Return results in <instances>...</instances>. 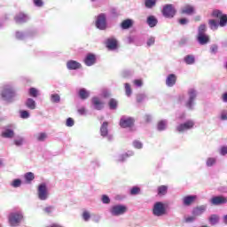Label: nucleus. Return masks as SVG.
Wrapping results in <instances>:
<instances>
[{
  "mask_svg": "<svg viewBox=\"0 0 227 227\" xmlns=\"http://www.w3.org/2000/svg\"><path fill=\"white\" fill-rule=\"evenodd\" d=\"M0 98L7 104L15 102L17 98V91L12 84H5L0 90Z\"/></svg>",
  "mask_w": 227,
  "mask_h": 227,
  "instance_id": "obj_1",
  "label": "nucleus"
},
{
  "mask_svg": "<svg viewBox=\"0 0 227 227\" xmlns=\"http://www.w3.org/2000/svg\"><path fill=\"white\" fill-rule=\"evenodd\" d=\"M8 219L11 226H19L24 219V215L22 211H13L10 213Z\"/></svg>",
  "mask_w": 227,
  "mask_h": 227,
  "instance_id": "obj_2",
  "label": "nucleus"
},
{
  "mask_svg": "<svg viewBox=\"0 0 227 227\" xmlns=\"http://www.w3.org/2000/svg\"><path fill=\"white\" fill-rule=\"evenodd\" d=\"M95 26L100 31H106L107 29V14L99 13L96 16Z\"/></svg>",
  "mask_w": 227,
  "mask_h": 227,
  "instance_id": "obj_3",
  "label": "nucleus"
},
{
  "mask_svg": "<svg viewBox=\"0 0 227 227\" xmlns=\"http://www.w3.org/2000/svg\"><path fill=\"white\" fill-rule=\"evenodd\" d=\"M196 97H198V91L194 89H190L188 90V99L184 102L185 107L190 109V111L194 109Z\"/></svg>",
  "mask_w": 227,
  "mask_h": 227,
  "instance_id": "obj_4",
  "label": "nucleus"
},
{
  "mask_svg": "<svg viewBox=\"0 0 227 227\" xmlns=\"http://www.w3.org/2000/svg\"><path fill=\"white\" fill-rule=\"evenodd\" d=\"M168 214V209H166V206L164 203L158 201L154 203L153 207V215L155 217H162Z\"/></svg>",
  "mask_w": 227,
  "mask_h": 227,
  "instance_id": "obj_5",
  "label": "nucleus"
},
{
  "mask_svg": "<svg viewBox=\"0 0 227 227\" xmlns=\"http://www.w3.org/2000/svg\"><path fill=\"white\" fill-rule=\"evenodd\" d=\"M37 196L41 201L49 200V189L47 188V184L42 183L38 185Z\"/></svg>",
  "mask_w": 227,
  "mask_h": 227,
  "instance_id": "obj_6",
  "label": "nucleus"
},
{
  "mask_svg": "<svg viewBox=\"0 0 227 227\" xmlns=\"http://www.w3.org/2000/svg\"><path fill=\"white\" fill-rule=\"evenodd\" d=\"M110 214L115 217L127 214V206L117 204L110 208Z\"/></svg>",
  "mask_w": 227,
  "mask_h": 227,
  "instance_id": "obj_7",
  "label": "nucleus"
},
{
  "mask_svg": "<svg viewBox=\"0 0 227 227\" xmlns=\"http://www.w3.org/2000/svg\"><path fill=\"white\" fill-rule=\"evenodd\" d=\"M162 15L166 19H173L176 15V9L171 4H165L162 9Z\"/></svg>",
  "mask_w": 227,
  "mask_h": 227,
  "instance_id": "obj_8",
  "label": "nucleus"
},
{
  "mask_svg": "<svg viewBox=\"0 0 227 227\" xmlns=\"http://www.w3.org/2000/svg\"><path fill=\"white\" fill-rule=\"evenodd\" d=\"M194 125H195L194 121L189 120L184 123L177 125L176 129L177 132H187V130H191L192 129H194Z\"/></svg>",
  "mask_w": 227,
  "mask_h": 227,
  "instance_id": "obj_9",
  "label": "nucleus"
},
{
  "mask_svg": "<svg viewBox=\"0 0 227 227\" xmlns=\"http://www.w3.org/2000/svg\"><path fill=\"white\" fill-rule=\"evenodd\" d=\"M134 118L123 115L120 120V126L122 129H129L134 125Z\"/></svg>",
  "mask_w": 227,
  "mask_h": 227,
  "instance_id": "obj_10",
  "label": "nucleus"
},
{
  "mask_svg": "<svg viewBox=\"0 0 227 227\" xmlns=\"http://www.w3.org/2000/svg\"><path fill=\"white\" fill-rule=\"evenodd\" d=\"M31 17L28 16L27 13L25 12H18L15 17L14 20L17 24H26V22H29Z\"/></svg>",
  "mask_w": 227,
  "mask_h": 227,
  "instance_id": "obj_11",
  "label": "nucleus"
},
{
  "mask_svg": "<svg viewBox=\"0 0 227 227\" xmlns=\"http://www.w3.org/2000/svg\"><path fill=\"white\" fill-rule=\"evenodd\" d=\"M108 125L107 121L103 122L100 128V134L102 137H106L107 141H113V135L109 134V129H107Z\"/></svg>",
  "mask_w": 227,
  "mask_h": 227,
  "instance_id": "obj_12",
  "label": "nucleus"
},
{
  "mask_svg": "<svg viewBox=\"0 0 227 227\" xmlns=\"http://www.w3.org/2000/svg\"><path fill=\"white\" fill-rule=\"evenodd\" d=\"M91 104H92L93 109H96V111H102L105 106L104 101L99 99L98 97L92 98Z\"/></svg>",
  "mask_w": 227,
  "mask_h": 227,
  "instance_id": "obj_13",
  "label": "nucleus"
},
{
  "mask_svg": "<svg viewBox=\"0 0 227 227\" xmlns=\"http://www.w3.org/2000/svg\"><path fill=\"white\" fill-rule=\"evenodd\" d=\"M196 9L194 8V5H191L189 4L181 8V13L184 15H194Z\"/></svg>",
  "mask_w": 227,
  "mask_h": 227,
  "instance_id": "obj_14",
  "label": "nucleus"
},
{
  "mask_svg": "<svg viewBox=\"0 0 227 227\" xmlns=\"http://www.w3.org/2000/svg\"><path fill=\"white\" fill-rule=\"evenodd\" d=\"M106 45L109 51H115L118 49V41L114 37H110L106 41Z\"/></svg>",
  "mask_w": 227,
  "mask_h": 227,
  "instance_id": "obj_15",
  "label": "nucleus"
},
{
  "mask_svg": "<svg viewBox=\"0 0 227 227\" xmlns=\"http://www.w3.org/2000/svg\"><path fill=\"white\" fill-rule=\"evenodd\" d=\"M210 203L215 206L224 205L227 203V199L223 196H215L211 199Z\"/></svg>",
  "mask_w": 227,
  "mask_h": 227,
  "instance_id": "obj_16",
  "label": "nucleus"
},
{
  "mask_svg": "<svg viewBox=\"0 0 227 227\" xmlns=\"http://www.w3.org/2000/svg\"><path fill=\"white\" fill-rule=\"evenodd\" d=\"M84 63L87 67H93L97 63V57L93 53H89L84 59Z\"/></svg>",
  "mask_w": 227,
  "mask_h": 227,
  "instance_id": "obj_17",
  "label": "nucleus"
},
{
  "mask_svg": "<svg viewBox=\"0 0 227 227\" xmlns=\"http://www.w3.org/2000/svg\"><path fill=\"white\" fill-rule=\"evenodd\" d=\"M198 200V196L196 195H188L183 198V205L184 207H191L192 203H194Z\"/></svg>",
  "mask_w": 227,
  "mask_h": 227,
  "instance_id": "obj_18",
  "label": "nucleus"
},
{
  "mask_svg": "<svg viewBox=\"0 0 227 227\" xmlns=\"http://www.w3.org/2000/svg\"><path fill=\"white\" fill-rule=\"evenodd\" d=\"M176 84V74H170L166 78V86L168 88H173Z\"/></svg>",
  "mask_w": 227,
  "mask_h": 227,
  "instance_id": "obj_19",
  "label": "nucleus"
},
{
  "mask_svg": "<svg viewBox=\"0 0 227 227\" xmlns=\"http://www.w3.org/2000/svg\"><path fill=\"white\" fill-rule=\"evenodd\" d=\"M134 155V152L129 151L126 153L119 154L115 157L116 162H125L129 157H132Z\"/></svg>",
  "mask_w": 227,
  "mask_h": 227,
  "instance_id": "obj_20",
  "label": "nucleus"
},
{
  "mask_svg": "<svg viewBox=\"0 0 227 227\" xmlns=\"http://www.w3.org/2000/svg\"><path fill=\"white\" fill-rule=\"evenodd\" d=\"M81 63L75 61V60H68L67 62V70H79V68H82Z\"/></svg>",
  "mask_w": 227,
  "mask_h": 227,
  "instance_id": "obj_21",
  "label": "nucleus"
},
{
  "mask_svg": "<svg viewBox=\"0 0 227 227\" xmlns=\"http://www.w3.org/2000/svg\"><path fill=\"white\" fill-rule=\"evenodd\" d=\"M197 40L200 45H207L210 42V38L207 34L198 35Z\"/></svg>",
  "mask_w": 227,
  "mask_h": 227,
  "instance_id": "obj_22",
  "label": "nucleus"
},
{
  "mask_svg": "<svg viewBox=\"0 0 227 227\" xmlns=\"http://www.w3.org/2000/svg\"><path fill=\"white\" fill-rule=\"evenodd\" d=\"M90 92L84 88L80 89L78 91V97L81 98V100H86L90 98Z\"/></svg>",
  "mask_w": 227,
  "mask_h": 227,
  "instance_id": "obj_23",
  "label": "nucleus"
},
{
  "mask_svg": "<svg viewBox=\"0 0 227 227\" xmlns=\"http://www.w3.org/2000/svg\"><path fill=\"white\" fill-rule=\"evenodd\" d=\"M25 106L27 109H30V111H35V109H36V101L31 98H28L25 101Z\"/></svg>",
  "mask_w": 227,
  "mask_h": 227,
  "instance_id": "obj_24",
  "label": "nucleus"
},
{
  "mask_svg": "<svg viewBox=\"0 0 227 227\" xmlns=\"http://www.w3.org/2000/svg\"><path fill=\"white\" fill-rule=\"evenodd\" d=\"M146 22L149 27H155V26H157V24L159 23V20H157V18H155V16L151 15L147 17Z\"/></svg>",
  "mask_w": 227,
  "mask_h": 227,
  "instance_id": "obj_25",
  "label": "nucleus"
},
{
  "mask_svg": "<svg viewBox=\"0 0 227 227\" xmlns=\"http://www.w3.org/2000/svg\"><path fill=\"white\" fill-rule=\"evenodd\" d=\"M14 145L15 146H22L26 145V138L22 136H16L14 137Z\"/></svg>",
  "mask_w": 227,
  "mask_h": 227,
  "instance_id": "obj_26",
  "label": "nucleus"
},
{
  "mask_svg": "<svg viewBox=\"0 0 227 227\" xmlns=\"http://www.w3.org/2000/svg\"><path fill=\"white\" fill-rule=\"evenodd\" d=\"M217 164V157H208L206 160V166L207 168H213Z\"/></svg>",
  "mask_w": 227,
  "mask_h": 227,
  "instance_id": "obj_27",
  "label": "nucleus"
},
{
  "mask_svg": "<svg viewBox=\"0 0 227 227\" xmlns=\"http://www.w3.org/2000/svg\"><path fill=\"white\" fill-rule=\"evenodd\" d=\"M15 136V133L13 132L12 129H6L2 132V137H5L7 139H12Z\"/></svg>",
  "mask_w": 227,
  "mask_h": 227,
  "instance_id": "obj_28",
  "label": "nucleus"
},
{
  "mask_svg": "<svg viewBox=\"0 0 227 227\" xmlns=\"http://www.w3.org/2000/svg\"><path fill=\"white\" fill-rule=\"evenodd\" d=\"M205 210H207V206H200V207L194 208L192 211V214L196 217L198 215H201V214H203L205 212Z\"/></svg>",
  "mask_w": 227,
  "mask_h": 227,
  "instance_id": "obj_29",
  "label": "nucleus"
},
{
  "mask_svg": "<svg viewBox=\"0 0 227 227\" xmlns=\"http://www.w3.org/2000/svg\"><path fill=\"white\" fill-rule=\"evenodd\" d=\"M168 129V121L167 120H161L158 122L157 129L160 132H162V130H166Z\"/></svg>",
  "mask_w": 227,
  "mask_h": 227,
  "instance_id": "obj_30",
  "label": "nucleus"
},
{
  "mask_svg": "<svg viewBox=\"0 0 227 227\" xmlns=\"http://www.w3.org/2000/svg\"><path fill=\"white\" fill-rule=\"evenodd\" d=\"M208 26H209V27L212 31H217L220 25H219V22H217V20H208Z\"/></svg>",
  "mask_w": 227,
  "mask_h": 227,
  "instance_id": "obj_31",
  "label": "nucleus"
},
{
  "mask_svg": "<svg viewBox=\"0 0 227 227\" xmlns=\"http://www.w3.org/2000/svg\"><path fill=\"white\" fill-rule=\"evenodd\" d=\"M184 61L186 63V65H194L196 58H194V55H186Z\"/></svg>",
  "mask_w": 227,
  "mask_h": 227,
  "instance_id": "obj_32",
  "label": "nucleus"
},
{
  "mask_svg": "<svg viewBox=\"0 0 227 227\" xmlns=\"http://www.w3.org/2000/svg\"><path fill=\"white\" fill-rule=\"evenodd\" d=\"M132 20H123L121 24V29H129L130 27H132Z\"/></svg>",
  "mask_w": 227,
  "mask_h": 227,
  "instance_id": "obj_33",
  "label": "nucleus"
},
{
  "mask_svg": "<svg viewBox=\"0 0 227 227\" xmlns=\"http://www.w3.org/2000/svg\"><path fill=\"white\" fill-rule=\"evenodd\" d=\"M27 36H31V34L20 31L16 32V38L18 40H26Z\"/></svg>",
  "mask_w": 227,
  "mask_h": 227,
  "instance_id": "obj_34",
  "label": "nucleus"
},
{
  "mask_svg": "<svg viewBox=\"0 0 227 227\" xmlns=\"http://www.w3.org/2000/svg\"><path fill=\"white\" fill-rule=\"evenodd\" d=\"M34 137L36 139V141L43 142L45 139H47V133L41 132L37 133L34 136Z\"/></svg>",
  "mask_w": 227,
  "mask_h": 227,
  "instance_id": "obj_35",
  "label": "nucleus"
},
{
  "mask_svg": "<svg viewBox=\"0 0 227 227\" xmlns=\"http://www.w3.org/2000/svg\"><path fill=\"white\" fill-rule=\"evenodd\" d=\"M24 178L27 184H31L35 180V174L33 172H27L24 175Z\"/></svg>",
  "mask_w": 227,
  "mask_h": 227,
  "instance_id": "obj_36",
  "label": "nucleus"
},
{
  "mask_svg": "<svg viewBox=\"0 0 227 227\" xmlns=\"http://www.w3.org/2000/svg\"><path fill=\"white\" fill-rule=\"evenodd\" d=\"M167 193H168V186L160 185V187H158L159 196H166Z\"/></svg>",
  "mask_w": 227,
  "mask_h": 227,
  "instance_id": "obj_37",
  "label": "nucleus"
},
{
  "mask_svg": "<svg viewBox=\"0 0 227 227\" xmlns=\"http://www.w3.org/2000/svg\"><path fill=\"white\" fill-rule=\"evenodd\" d=\"M31 117V114L27 110H20V118L22 120H27V118Z\"/></svg>",
  "mask_w": 227,
  "mask_h": 227,
  "instance_id": "obj_38",
  "label": "nucleus"
},
{
  "mask_svg": "<svg viewBox=\"0 0 227 227\" xmlns=\"http://www.w3.org/2000/svg\"><path fill=\"white\" fill-rule=\"evenodd\" d=\"M51 102H52L53 104H59V102H61V97H59V94H51Z\"/></svg>",
  "mask_w": 227,
  "mask_h": 227,
  "instance_id": "obj_39",
  "label": "nucleus"
},
{
  "mask_svg": "<svg viewBox=\"0 0 227 227\" xmlns=\"http://www.w3.org/2000/svg\"><path fill=\"white\" fill-rule=\"evenodd\" d=\"M209 223L210 224H212L213 226L217 224V223H219V216L217 215H212L209 217Z\"/></svg>",
  "mask_w": 227,
  "mask_h": 227,
  "instance_id": "obj_40",
  "label": "nucleus"
},
{
  "mask_svg": "<svg viewBox=\"0 0 227 227\" xmlns=\"http://www.w3.org/2000/svg\"><path fill=\"white\" fill-rule=\"evenodd\" d=\"M145 8L152 9L155 4H157V0H145Z\"/></svg>",
  "mask_w": 227,
  "mask_h": 227,
  "instance_id": "obj_41",
  "label": "nucleus"
},
{
  "mask_svg": "<svg viewBox=\"0 0 227 227\" xmlns=\"http://www.w3.org/2000/svg\"><path fill=\"white\" fill-rule=\"evenodd\" d=\"M219 26L221 27H224V26L227 25V15L223 14L221 18H220V21H219Z\"/></svg>",
  "mask_w": 227,
  "mask_h": 227,
  "instance_id": "obj_42",
  "label": "nucleus"
},
{
  "mask_svg": "<svg viewBox=\"0 0 227 227\" xmlns=\"http://www.w3.org/2000/svg\"><path fill=\"white\" fill-rule=\"evenodd\" d=\"M108 106L110 107V109L114 110L116 109V107H118V101H116V99L112 98L110 99Z\"/></svg>",
  "mask_w": 227,
  "mask_h": 227,
  "instance_id": "obj_43",
  "label": "nucleus"
},
{
  "mask_svg": "<svg viewBox=\"0 0 227 227\" xmlns=\"http://www.w3.org/2000/svg\"><path fill=\"white\" fill-rule=\"evenodd\" d=\"M207 25L201 24L198 28V35H206Z\"/></svg>",
  "mask_w": 227,
  "mask_h": 227,
  "instance_id": "obj_44",
  "label": "nucleus"
},
{
  "mask_svg": "<svg viewBox=\"0 0 227 227\" xmlns=\"http://www.w3.org/2000/svg\"><path fill=\"white\" fill-rule=\"evenodd\" d=\"M139 192H141V188H139L137 186H134L130 190L131 196H136V195L139 194Z\"/></svg>",
  "mask_w": 227,
  "mask_h": 227,
  "instance_id": "obj_45",
  "label": "nucleus"
},
{
  "mask_svg": "<svg viewBox=\"0 0 227 227\" xmlns=\"http://www.w3.org/2000/svg\"><path fill=\"white\" fill-rule=\"evenodd\" d=\"M124 87H125V93H126V95L128 97H130V95H132V89L130 88V84L125 83Z\"/></svg>",
  "mask_w": 227,
  "mask_h": 227,
  "instance_id": "obj_46",
  "label": "nucleus"
},
{
  "mask_svg": "<svg viewBox=\"0 0 227 227\" xmlns=\"http://www.w3.org/2000/svg\"><path fill=\"white\" fill-rule=\"evenodd\" d=\"M133 146L137 150H141V148H143V143L139 140H135L133 141Z\"/></svg>",
  "mask_w": 227,
  "mask_h": 227,
  "instance_id": "obj_47",
  "label": "nucleus"
},
{
  "mask_svg": "<svg viewBox=\"0 0 227 227\" xmlns=\"http://www.w3.org/2000/svg\"><path fill=\"white\" fill-rule=\"evenodd\" d=\"M11 185L14 188L20 187V185H22V181L20 179H14Z\"/></svg>",
  "mask_w": 227,
  "mask_h": 227,
  "instance_id": "obj_48",
  "label": "nucleus"
},
{
  "mask_svg": "<svg viewBox=\"0 0 227 227\" xmlns=\"http://www.w3.org/2000/svg\"><path fill=\"white\" fill-rule=\"evenodd\" d=\"M29 95L30 97H34V98H36V97H38V90H36L35 88H30Z\"/></svg>",
  "mask_w": 227,
  "mask_h": 227,
  "instance_id": "obj_49",
  "label": "nucleus"
},
{
  "mask_svg": "<svg viewBox=\"0 0 227 227\" xmlns=\"http://www.w3.org/2000/svg\"><path fill=\"white\" fill-rule=\"evenodd\" d=\"M223 15V12L219 10H215L212 12V17H215L216 19H221Z\"/></svg>",
  "mask_w": 227,
  "mask_h": 227,
  "instance_id": "obj_50",
  "label": "nucleus"
},
{
  "mask_svg": "<svg viewBox=\"0 0 227 227\" xmlns=\"http://www.w3.org/2000/svg\"><path fill=\"white\" fill-rule=\"evenodd\" d=\"M90 218H91V215H90V212L84 211V212L82 213V219H83V221H85L86 223H88V221H90Z\"/></svg>",
  "mask_w": 227,
  "mask_h": 227,
  "instance_id": "obj_51",
  "label": "nucleus"
},
{
  "mask_svg": "<svg viewBox=\"0 0 227 227\" xmlns=\"http://www.w3.org/2000/svg\"><path fill=\"white\" fill-rule=\"evenodd\" d=\"M220 120L222 121H226L227 120V110H223L221 113H220Z\"/></svg>",
  "mask_w": 227,
  "mask_h": 227,
  "instance_id": "obj_52",
  "label": "nucleus"
},
{
  "mask_svg": "<svg viewBox=\"0 0 227 227\" xmlns=\"http://www.w3.org/2000/svg\"><path fill=\"white\" fill-rule=\"evenodd\" d=\"M101 200L102 203H104L105 205H109L111 203V199H109V196L107 195H103Z\"/></svg>",
  "mask_w": 227,
  "mask_h": 227,
  "instance_id": "obj_53",
  "label": "nucleus"
},
{
  "mask_svg": "<svg viewBox=\"0 0 227 227\" xmlns=\"http://www.w3.org/2000/svg\"><path fill=\"white\" fill-rule=\"evenodd\" d=\"M155 43V37H149L146 42L147 47H152Z\"/></svg>",
  "mask_w": 227,
  "mask_h": 227,
  "instance_id": "obj_54",
  "label": "nucleus"
},
{
  "mask_svg": "<svg viewBox=\"0 0 227 227\" xmlns=\"http://www.w3.org/2000/svg\"><path fill=\"white\" fill-rule=\"evenodd\" d=\"M133 83L135 84V86L137 88H141V86H143V80H141V79L134 80Z\"/></svg>",
  "mask_w": 227,
  "mask_h": 227,
  "instance_id": "obj_55",
  "label": "nucleus"
},
{
  "mask_svg": "<svg viewBox=\"0 0 227 227\" xmlns=\"http://www.w3.org/2000/svg\"><path fill=\"white\" fill-rule=\"evenodd\" d=\"M146 98L145 94H137V102H143Z\"/></svg>",
  "mask_w": 227,
  "mask_h": 227,
  "instance_id": "obj_56",
  "label": "nucleus"
},
{
  "mask_svg": "<svg viewBox=\"0 0 227 227\" xmlns=\"http://www.w3.org/2000/svg\"><path fill=\"white\" fill-rule=\"evenodd\" d=\"M43 211L45 212V214H52V212L54 211V207L52 206H49L43 208Z\"/></svg>",
  "mask_w": 227,
  "mask_h": 227,
  "instance_id": "obj_57",
  "label": "nucleus"
},
{
  "mask_svg": "<svg viewBox=\"0 0 227 227\" xmlns=\"http://www.w3.org/2000/svg\"><path fill=\"white\" fill-rule=\"evenodd\" d=\"M184 221L185 223H194V221H196V216H185Z\"/></svg>",
  "mask_w": 227,
  "mask_h": 227,
  "instance_id": "obj_58",
  "label": "nucleus"
},
{
  "mask_svg": "<svg viewBox=\"0 0 227 227\" xmlns=\"http://www.w3.org/2000/svg\"><path fill=\"white\" fill-rule=\"evenodd\" d=\"M35 6H37V8H42L43 6V0H34Z\"/></svg>",
  "mask_w": 227,
  "mask_h": 227,
  "instance_id": "obj_59",
  "label": "nucleus"
},
{
  "mask_svg": "<svg viewBox=\"0 0 227 227\" xmlns=\"http://www.w3.org/2000/svg\"><path fill=\"white\" fill-rule=\"evenodd\" d=\"M179 24L181 26H186V24H189V20L187 18H183L179 20Z\"/></svg>",
  "mask_w": 227,
  "mask_h": 227,
  "instance_id": "obj_60",
  "label": "nucleus"
},
{
  "mask_svg": "<svg viewBox=\"0 0 227 227\" xmlns=\"http://www.w3.org/2000/svg\"><path fill=\"white\" fill-rule=\"evenodd\" d=\"M66 125L67 127H74V119L67 118Z\"/></svg>",
  "mask_w": 227,
  "mask_h": 227,
  "instance_id": "obj_61",
  "label": "nucleus"
},
{
  "mask_svg": "<svg viewBox=\"0 0 227 227\" xmlns=\"http://www.w3.org/2000/svg\"><path fill=\"white\" fill-rule=\"evenodd\" d=\"M220 154L223 155V156L227 155V146L221 147Z\"/></svg>",
  "mask_w": 227,
  "mask_h": 227,
  "instance_id": "obj_62",
  "label": "nucleus"
},
{
  "mask_svg": "<svg viewBox=\"0 0 227 227\" xmlns=\"http://www.w3.org/2000/svg\"><path fill=\"white\" fill-rule=\"evenodd\" d=\"M110 15L111 17H118V11H116V9H112L110 11Z\"/></svg>",
  "mask_w": 227,
  "mask_h": 227,
  "instance_id": "obj_63",
  "label": "nucleus"
},
{
  "mask_svg": "<svg viewBox=\"0 0 227 227\" xmlns=\"http://www.w3.org/2000/svg\"><path fill=\"white\" fill-rule=\"evenodd\" d=\"M222 100H223V102H224L225 104H227V92H224V93L222 95Z\"/></svg>",
  "mask_w": 227,
  "mask_h": 227,
  "instance_id": "obj_64",
  "label": "nucleus"
}]
</instances>
